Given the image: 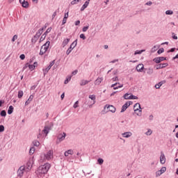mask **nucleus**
<instances>
[{
    "instance_id": "1",
    "label": "nucleus",
    "mask_w": 178,
    "mask_h": 178,
    "mask_svg": "<svg viewBox=\"0 0 178 178\" xmlns=\"http://www.w3.org/2000/svg\"><path fill=\"white\" fill-rule=\"evenodd\" d=\"M51 169V164L49 163H44L39 166L38 170H36V175L38 177L42 178L45 175L48 173V171Z\"/></svg>"
},
{
    "instance_id": "2",
    "label": "nucleus",
    "mask_w": 178,
    "mask_h": 178,
    "mask_svg": "<svg viewBox=\"0 0 178 178\" xmlns=\"http://www.w3.org/2000/svg\"><path fill=\"white\" fill-rule=\"evenodd\" d=\"M51 159H54V150H49L47 154L40 155V162H46V161H51Z\"/></svg>"
},
{
    "instance_id": "3",
    "label": "nucleus",
    "mask_w": 178,
    "mask_h": 178,
    "mask_svg": "<svg viewBox=\"0 0 178 178\" xmlns=\"http://www.w3.org/2000/svg\"><path fill=\"white\" fill-rule=\"evenodd\" d=\"M134 111L136 116L141 117L143 115V108L140 103H136L134 105Z\"/></svg>"
},
{
    "instance_id": "4",
    "label": "nucleus",
    "mask_w": 178,
    "mask_h": 178,
    "mask_svg": "<svg viewBox=\"0 0 178 178\" xmlns=\"http://www.w3.org/2000/svg\"><path fill=\"white\" fill-rule=\"evenodd\" d=\"M49 44H51V42L47 41L45 44L41 47L40 55H44V54L48 51V48H49Z\"/></svg>"
},
{
    "instance_id": "5",
    "label": "nucleus",
    "mask_w": 178,
    "mask_h": 178,
    "mask_svg": "<svg viewBox=\"0 0 178 178\" xmlns=\"http://www.w3.org/2000/svg\"><path fill=\"white\" fill-rule=\"evenodd\" d=\"M24 173H27V170L26 169V165H22L19 168L17 174L18 177H23Z\"/></svg>"
},
{
    "instance_id": "6",
    "label": "nucleus",
    "mask_w": 178,
    "mask_h": 178,
    "mask_svg": "<svg viewBox=\"0 0 178 178\" xmlns=\"http://www.w3.org/2000/svg\"><path fill=\"white\" fill-rule=\"evenodd\" d=\"M66 138V133L63 132L58 134L57 136L56 144H59V143H62Z\"/></svg>"
},
{
    "instance_id": "7",
    "label": "nucleus",
    "mask_w": 178,
    "mask_h": 178,
    "mask_svg": "<svg viewBox=\"0 0 178 178\" xmlns=\"http://www.w3.org/2000/svg\"><path fill=\"white\" fill-rule=\"evenodd\" d=\"M37 66H38V63L37 62H35L33 65L26 63L23 69L24 70L25 69H27V67H29V70L33 71L34 70V69H35V67H37Z\"/></svg>"
},
{
    "instance_id": "8",
    "label": "nucleus",
    "mask_w": 178,
    "mask_h": 178,
    "mask_svg": "<svg viewBox=\"0 0 178 178\" xmlns=\"http://www.w3.org/2000/svg\"><path fill=\"white\" fill-rule=\"evenodd\" d=\"M121 136L123 138H130L133 137V132L131 131H125L121 134Z\"/></svg>"
},
{
    "instance_id": "9",
    "label": "nucleus",
    "mask_w": 178,
    "mask_h": 178,
    "mask_svg": "<svg viewBox=\"0 0 178 178\" xmlns=\"http://www.w3.org/2000/svg\"><path fill=\"white\" fill-rule=\"evenodd\" d=\"M136 70L138 73H143V72H144V64H143V63L138 64L136 67Z\"/></svg>"
},
{
    "instance_id": "10",
    "label": "nucleus",
    "mask_w": 178,
    "mask_h": 178,
    "mask_svg": "<svg viewBox=\"0 0 178 178\" xmlns=\"http://www.w3.org/2000/svg\"><path fill=\"white\" fill-rule=\"evenodd\" d=\"M132 104H133V102H130V101L125 103L122 107L121 113L124 112L126 109H127V108H129V106H130V105H131Z\"/></svg>"
},
{
    "instance_id": "11",
    "label": "nucleus",
    "mask_w": 178,
    "mask_h": 178,
    "mask_svg": "<svg viewBox=\"0 0 178 178\" xmlns=\"http://www.w3.org/2000/svg\"><path fill=\"white\" fill-rule=\"evenodd\" d=\"M160 163L161 165H165L166 163V157L165 156V154L163 152H161V156H160Z\"/></svg>"
},
{
    "instance_id": "12",
    "label": "nucleus",
    "mask_w": 178,
    "mask_h": 178,
    "mask_svg": "<svg viewBox=\"0 0 178 178\" xmlns=\"http://www.w3.org/2000/svg\"><path fill=\"white\" fill-rule=\"evenodd\" d=\"M163 60H166V58L165 57H156L153 59V61L155 62V63H161V62H163Z\"/></svg>"
},
{
    "instance_id": "13",
    "label": "nucleus",
    "mask_w": 178,
    "mask_h": 178,
    "mask_svg": "<svg viewBox=\"0 0 178 178\" xmlns=\"http://www.w3.org/2000/svg\"><path fill=\"white\" fill-rule=\"evenodd\" d=\"M19 3H21L22 8H25V9H27L29 6V1H26V0H19Z\"/></svg>"
},
{
    "instance_id": "14",
    "label": "nucleus",
    "mask_w": 178,
    "mask_h": 178,
    "mask_svg": "<svg viewBox=\"0 0 178 178\" xmlns=\"http://www.w3.org/2000/svg\"><path fill=\"white\" fill-rule=\"evenodd\" d=\"M33 168V163L31 161H29L25 166V169H26V173H29L31 168Z\"/></svg>"
},
{
    "instance_id": "15",
    "label": "nucleus",
    "mask_w": 178,
    "mask_h": 178,
    "mask_svg": "<svg viewBox=\"0 0 178 178\" xmlns=\"http://www.w3.org/2000/svg\"><path fill=\"white\" fill-rule=\"evenodd\" d=\"M104 81V78L103 77H98L95 81V86H99L101 83Z\"/></svg>"
},
{
    "instance_id": "16",
    "label": "nucleus",
    "mask_w": 178,
    "mask_h": 178,
    "mask_svg": "<svg viewBox=\"0 0 178 178\" xmlns=\"http://www.w3.org/2000/svg\"><path fill=\"white\" fill-rule=\"evenodd\" d=\"M107 109H108L109 112H111V113H115V112H116V108L113 105H108Z\"/></svg>"
},
{
    "instance_id": "17",
    "label": "nucleus",
    "mask_w": 178,
    "mask_h": 178,
    "mask_svg": "<svg viewBox=\"0 0 178 178\" xmlns=\"http://www.w3.org/2000/svg\"><path fill=\"white\" fill-rule=\"evenodd\" d=\"M165 83H166V81H160L159 83H156L155 85V88H156V90H159V88H161V87H162V86H163V84H165Z\"/></svg>"
},
{
    "instance_id": "18",
    "label": "nucleus",
    "mask_w": 178,
    "mask_h": 178,
    "mask_svg": "<svg viewBox=\"0 0 178 178\" xmlns=\"http://www.w3.org/2000/svg\"><path fill=\"white\" fill-rule=\"evenodd\" d=\"M51 131V127L49 126H45L44 129L42 130L43 133L46 134V136L48 135V133Z\"/></svg>"
},
{
    "instance_id": "19",
    "label": "nucleus",
    "mask_w": 178,
    "mask_h": 178,
    "mask_svg": "<svg viewBox=\"0 0 178 178\" xmlns=\"http://www.w3.org/2000/svg\"><path fill=\"white\" fill-rule=\"evenodd\" d=\"M34 98V96L33 95H31L29 97V99H27V101L25 102V106H27V105H29V104H31V101H33Z\"/></svg>"
},
{
    "instance_id": "20",
    "label": "nucleus",
    "mask_w": 178,
    "mask_h": 178,
    "mask_svg": "<svg viewBox=\"0 0 178 178\" xmlns=\"http://www.w3.org/2000/svg\"><path fill=\"white\" fill-rule=\"evenodd\" d=\"M45 29H47V27H42L41 29H40L38 30V31L36 33L35 35H37L38 37L40 38V36L41 35V34H42V33H44V30H45Z\"/></svg>"
},
{
    "instance_id": "21",
    "label": "nucleus",
    "mask_w": 178,
    "mask_h": 178,
    "mask_svg": "<svg viewBox=\"0 0 178 178\" xmlns=\"http://www.w3.org/2000/svg\"><path fill=\"white\" fill-rule=\"evenodd\" d=\"M168 63H163V64H159L156 65V70H159V69H163V67H167Z\"/></svg>"
},
{
    "instance_id": "22",
    "label": "nucleus",
    "mask_w": 178,
    "mask_h": 178,
    "mask_svg": "<svg viewBox=\"0 0 178 178\" xmlns=\"http://www.w3.org/2000/svg\"><path fill=\"white\" fill-rule=\"evenodd\" d=\"M74 152L73 149H68L65 152L64 155L65 156H69V155H73Z\"/></svg>"
},
{
    "instance_id": "23",
    "label": "nucleus",
    "mask_w": 178,
    "mask_h": 178,
    "mask_svg": "<svg viewBox=\"0 0 178 178\" xmlns=\"http://www.w3.org/2000/svg\"><path fill=\"white\" fill-rule=\"evenodd\" d=\"M88 98L89 99H91V101H93V104H95L97 102V97L95 96V95H89Z\"/></svg>"
},
{
    "instance_id": "24",
    "label": "nucleus",
    "mask_w": 178,
    "mask_h": 178,
    "mask_svg": "<svg viewBox=\"0 0 178 178\" xmlns=\"http://www.w3.org/2000/svg\"><path fill=\"white\" fill-rule=\"evenodd\" d=\"M88 107L91 109L94 105H95V103H94V101L92 100H89L87 103Z\"/></svg>"
},
{
    "instance_id": "25",
    "label": "nucleus",
    "mask_w": 178,
    "mask_h": 178,
    "mask_svg": "<svg viewBox=\"0 0 178 178\" xmlns=\"http://www.w3.org/2000/svg\"><path fill=\"white\" fill-rule=\"evenodd\" d=\"M70 42V39H69V38L65 39V40L63 41V44H62L63 48H65V47L66 45H67Z\"/></svg>"
},
{
    "instance_id": "26",
    "label": "nucleus",
    "mask_w": 178,
    "mask_h": 178,
    "mask_svg": "<svg viewBox=\"0 0 178 178\" xmlns=\"http://www.w3.org/2000/svg\"><path fill=\"white\" fill-rule=\"evenodd\" d=\"M88 5H90V4L88 3V1H86V2L84 3V4L82 6V7L81 8V11L83 12V10H84V9H86V8H88Z\"/></svg>"
},
{
    "instance_id": "27",
    "label": "nucleus",
    "mask_w": 178,
    "mask_h": 178,
    "mask_svg": "<svg viewBox=\"0 0 178 178\" xmlns=\"http://www.w3.org/2000/svg\"><path fill=\"white\" fill-rule=\"evenodd\" d=\"M152 133H153L152 129L148 128V129H147V131L145 133V134L146 136H152Z\"/></svg>"
},
{
    "instance_id": "28",
    "label": "nucleus",
    "mask_w": 178,
    "mask_h": 178,
    "mask_svg": "<svg viewBox=\"0 0 178 178\" xmlns=\"http://www.w3.org/2000/svg\"><path fill=\"white\" fill-rule=\"evenodd\" d=\"M88 83H90V81L83 79L80 82V86H86V84H88Z\"/></svg>"
},
{
    "instance_id": "29",
    "label": "nucleus",
    "mask_w": 178,
    "mask_h": 178,
    "mask_svg": "<svg viewBox=\"0 0 178 178\" xmlns=\"http://www.w3.org/2000/svg\"><path fill=\"white\" fill-rule=\"evenodd\" d=\"M158 49H159V46H158V45L154 46V47L152 48V49H151L152 54H154V52H156V51H158Z\"/></svg>"
},
{
    "instance_id": "30",
    "label": "nucleus",
    "mask_w": 178,
    "mask_h": 178,
    "mask_svg": "<svg viewBox=\"0 0 178 178\" xmlns=\"http://www.w3.org/2000/svg\"><path fill=\"white\" fill-rule=\"evenodd\" d=\"M72 49H74L77 47V40H75L70 46Z\"/></svg>"
},
{
    "instance_id": "31",
    "label": "nucleus",
    "mask_w": 178,
    "mask_h": 178,
    "mask_svg": "<svg viewBox=\"0 0 178 178\" xmlns=\"http://www.w3.org/2000/svg\"><path fill=\"white\" fill-rule=\"evenodd\" d=\"M70 80H72V75H69L66 77L65 81H64V83L65 84H68L69 83V81H70Z\"/></svg>"
},
{
    "instance_id": "32",
    "label": "nucleus",
    "mask_w": 178,
    "mask_h": 178,
    "mask_svg": "<svg viewBox=\"0 0 178 178\" xmlns=\"http://www.w3.org/2000/svg\"><path fill=\"white\" fill-rule=\"evenodd\" d=\"M38 38H40L38 35H35L34 37L31 39V42L33 44H35L37 41H38Z\"/></svg>"
},
{
    "instance_id": "33",
    "label": "nucleus",
    "mask_w": 178,
    "mask_h": 178,
    "mask_svg": "<svg viewBox=\"0 0 178 178\" xmlns=\"http://www.w3.org/2000/svg\"><path fill=\"white\" fill-rule=\"evenodd\" d=\"M143 52H145V49H142V50H136L134 52V55H141Z\"/></svg>"
},
{
    "instance_id": "34",
    "label": "nucleus",
    "mask_w": 178,
    "mask_h": 178,
    "mask_svg": "<svg viewBox=\"0 0 178 178\" xmlns=\"http://www.w3.org/2000/svg\"><path fill=\"white\" fill-rule=\"evenodd\" d=\"M13 106H10L8 110V115H12V113H13Z\"/></svg>"
},
{
    "instance_id": "35",
    "label": "nucleus",
    "mask_w": 178,
    "mask_h": 178,
    "mask_svg": "<svg viewBox=\"0 0 178 178\" xmlns=\"http://www.w3.org/2000/svg\"><path fill=\"white\" fill-rule=\"evenodd\" d=\"M131 97V94L129 93H125L123 96L124 99H129Z\"/></svg>"
},
{
    "instance_id": "36",
    "label": "nucleus",
    "mask_w": 178,
    "mask_h": 178,
    "mask_svg": "<svg viewBox=\"0 0 178 178\" xmlns=\"http://www.w3.org/2000/svg\"><path fill=\"white\" fill-rule=\"evenodd\" d=\"M49 70H51V68H49V67L44 68L42 70L44 76H45L48 73V72H49Z\"/></svg>"
},
{
    "instance_id": "37",
    "label": "nucleus",
    "mask_w": 178,
    "mask_h": 178,
    "mask_svg": "<svg viewBox=\"0 0 178 178\" xmlns=\"http://www.w3.org/2000/svg\"><path fill=\"white\" fill-rule=\"evenodd\" d=\"M34 152H35V147H31L29 149V154L33 155Z\"/></svg>"
},
{
    "instance_id": "38",
    "label": "nucleus",
    "mask_w": 178,
    "mask_h": 178,
    "mask_svg": "<svg viewBox=\"0 0 178 178\" xmlns=\"http://www.w3.org/2000/svg\"><path fill=\"white\" fill-rule=\"evenodd\" d=\"M23 95H24L23 90H19L18 91V98H19V99L22 98Z\"/></svg>"
},
{
    "instance_id": "39",
    "label": "nucleus",
    "mask_w": 178,
    "mask_h": 178,
    "mask_svg": "<svg viewBox=\"0 0 178 178\" xmlns=\"http://www.w3.org/2000/svg\"><path fill=\"white\" fill-rule=\"evenodd\" d=\"M34 147H40V142L37 140L33 141Z\"/></svg>"
},
{
    "instance_id": "40",
    "label": "nucleus",
    "mask_w": 178,
    "mask_h": 178,
    "mask_svg": "<svg viewBox=\"0 0 178 178\" xmlns=\"http://www.w3.org/2000/svg\"><path fill=\"white\" fill-rule=\"evenodd\" d=\"M152 73H154V69L152 68H148L147 69V74H152Z\"/></svg>"
},
{
    "instance_id": "41",
    "label": "nucleus",
    "mask_w": 178,
    "mask_h": 178,
    "mask_svg": "<svg viewBox=\"0 0 178 178\" xmlns=\"http://www.w3.org/2000/svg\"><path fill=\"white\" fill-rule=\"evenodd\" d=\"M97 163L98 165H102L104 163V160L102 158H99L97 159Z\"/></svg>"
},
{
    "instance_id": "42",
    "label": "nucleus",
    "mask_w": 178,
    "mask_h": 178,
    "mask_svg": "<svg viewBox=\"0 0 178 178\" xmlns=\"http://www.w3.org/2000/svg\"><path fill=\"white\" fill-rule=\"evenodd\" d=\"M73 51V49L72 47H71L70 46V48L67 49V50L66 51V54L67 55H70V53Z\"/></svg>"
},
{
    "instance_id": "43",
    "label": "nucleus",
    "mask_w": 178,
    "mask_h": 178,
    "mask_svg": "<svg viewBox=\"0 0 178 178\" xmlns=\"http://www.w3.org/2000/svg\"><path fill=\"white\" fill-rule=\"evenodd\" d=\"M79 1H81V0H73L71 1V5H77V3H79Z\"/></svg>"
},
{
    "instance_id": "44",
    "label": "nucleus",
    "mask_w": 178,
    "mask_h": 178,
    "mask_svg": "<svg viewBox=\"0 0 178 178\" xmlns=\"http://www.w3.org/2000/svg\"><path fill=\"white\" fill-rule=\"evenodd\" d=\"M17 38H19V36L17 35H15L11 39V42H15V41L17 40Z\"/></svg>"
},
{
    "instance_id": "45",
    "label": "nucleus",
    "mask_w": 178,
    "mask_h": 178,
    "mask_svg": "<svg viewBox=\"0 0 178 178\" xmlns=\"http://www.w3.org/2000/svg\"><path fill=\"white\" fill-rule=\"evenodd\" d=\"M163 52H165V49L163 48H161L158 50L157 54H159V55H161V54H163Z\"/></svg>"
},
{
    "instance_id": "46",
    "label": "nucleus",
    "mask_w": 178,
    "mask_h": 178,
    "mask_svg": "<svg viewBox=\"0 0 178 178\" xmlns=\"http://www.w3.org/2000/svg\"><path fill=\"white\" fill-rule=\"evenodd\" d=\"M159 171L161 172L162 175H163V173L166 172V167H162L161 169L159 170Z\"/></svg>"
},
{
    "instance_id": "47",
    "label": "nucleus",
    "mask_w": 178,
    "mask_h": 178,
    "mask_svg": "<svg viewBox=\"0 0 178 178\" xmlns=\"http://www.w3.org/2000/svg\"><path fill=\"white\" fill-rule=\"evenodd\" d=\"M131 99H138V97L134 95L133 94H131V97H129Z\"/></svg>"
},
{
    "instance_id": "48",
    "label": "nucleus",
    "mask_w": 178,
    "mask_h": 178,
    "mask_svg": "<svg viewBox=\"0 0 178 178\" xmlns=\"http://www.w3.org/2000/svg\"><path fill=\"white\" fill-rule=\"evenodd\" d=\"M89 28H90L89 26H83V29H82V31L83 33H86V31H87V30H88Z\"/></svg>"
},
{
    "instance_id": "49",
    "label": "nucleus",
    "mask_w": 178,
    "mask_h": 178,
    "mask_svg": "<svg viewBox=\"0 0 178 178\" xmlns=\"http://www.w3.org/2000/svg\"><path fill=\"white\" fill-rule=\"evenodd\" d=\"M165 15H173V11L172 10H168L165 11Z\"/></svg>"
},
{
    "instance_id": "50",
    "label": "nucleus",
    "mask_w": 178,
    "mask_h": 178,
    "mask_svg": "<svg viewBox=\"0 0 178 178\" xmlns=\"http://www.w3.org/2000/svg\"><path fill=\"white\" fill-rule=\"evenodd\" d=\"M162 172L160 170H158L156 172V177H159V176H161Z\"/></svg>"
},
{
    "instance_id": "51",
    "label": "nucleus",
    "mask_w": 178,
    "mask_h": 178,
    "mask_svg": "<svg viewBox=\"0 0 178 178\" xmlns=\"http://www.w3.org/2000/svg\"><path fill=\"white\" fill-rule=\"evenodd\" d=\"M123 87V84H119V86H117L114 87V90H119V88H122Z\"/></svg>"
},
{
    "instance_id": "52",
    "label": "nucleus",
    "mask_w": 178,
    "mask_h": 178,
    "mask_svg": "<svg viewBox=\"0 0 178 178\" xmlns=\"http://www.w3.org/2000/svg\"><path fill=\"white\" fill-rule=\"evenodd\" d=\"M0 115L1 116H3L5 118V116H6V111H5V110L1 111Z\"/></svg>"
},
{
    "instance_id": "53",
    "label": "nucleus",
    "mask_w": 178,
    "mask_h": 178,
    "mask_svg": "<svg viewBox=\"0 0 178 178\" xmlns=\"http://www.w3.org/2000/svg\"><path fill=\"white\" fill-rule=\"evenodd\" d=\"M52 30L51 27H49L47 29V31H45L44 34L47 35V34L51 33V31Z\"/></svg>"
},
{
    "instance_id": "54",
    "label": "nucleus",
    "mask_w": 178,
    "mask_h": 178,
    "mask_svg": "<svg viewBox=\"0 0 178 178\" xmlns=\"http://www.w3.org/2000/svg\"><path fill=\"white\" fill-rule=\"evenodd\" d=\"M73 108L76 109V108H79V101H76L73 106Z\"/></svg>"
},
{
    "instance_id": "55",
    "label": "nucleus",
    "mask_w": 178,
    "mask_h": 178,
    "mask_svg": "<svg viewBox=\"0 0 178 178\" xmlns=\"http://www.w3.org/2000/svg\"><path fill=\"white\" fill-rule=\"evenodd\" d=\"M5 131V127L3 125H0V133Z\"/></svg>"
},
{
    "instance_id": "56",
    "label": "nucleus",
    "mask_w": 178,
    "mask_h": 178,
    "mask_svg": "<svg viewBox=\"0 0 178 178\" xmlns=\"http://www.w3.org/2000/svg\"><path fill=\"white\" fill-rule=\"evenodd\" d=\"M19 58L21 60H24V59H26V56L24 54H21Z\"/></svg>"
},
{
    "instance_id": "57",
    "label": "nucleus",
    "mask_w": 178,
    "mask_h": 178,
    "mask_svg": "<svg viewBox=\"0 0 178 178\" xmlns=\"http://www.w3.org/2000/svg\"><path fill=\"white\" fill-rule=\"evenodd\" d=\"M47 37V35L45 33H44L41 38H40V41H44V40H45V38Z\"/></svg>"
},
{
    "instance_id": "58",
    "label": "nucleus",
    "mask_w": 178,
    "mask_h": 178,
    "mask_svg": "<svg viewBox=\"0 0 178 178\" xmlns=\"http://www.w3.org/2000/svg\"><path fill=\"white\" fill-rule=\"evenodd\" d=\"M145 5H146V6H151L152 5V1H149L146 2Z\"/></svg>"
},
{
    "instance_id": "59",
    "label": "nucleus",
    "mask_w": 178,
    "mask_h": 178,
    "mask_svg": "<svg viewBox=\"0 0 178 178\" xmlns=\"http://www.w3.org/2000/svg\"><path fill=\"white\" fill-rule=\"evenodd\" d=\"M54 65H55V61L54 60L50 62V64L48 66V67H49V69H51V67H52Z\"/></svg>"
},
{
    "instance_id": "60",
    "label": "nucleus",
    "mask_w": 178,
    "mask_h": 178,
    "mask_svg": "<svg viewBox=\"0 0 178 178\" xmlns=\"http://www.w3.org/2000/svg\"><path fill=\"white\" fill-rule=\"evenodd\" d=\"M80 38H81L82 40H86V35H84L83 33H81L79 35Z\"/></svg>"
},
{
    "instance_id": "61",
    "label": "nucleus",
    "mask_w": 178,
    "mask_h": 178,
    "mask_svg": "<svg viewBox=\"0 0 178 178\" xmlns=\"http://www.w3.org/2000/svg\"><path fill=\"white\" fill-rule=\"evenodd\" d=\"M172 35L173 40H177V35H176V34H175V33H172Z\"/></svg>"
},
{
    "instance_id": "62",
    "label": "nucleus",
    "mask_w": 178,
    "mask_h": 178,
    "mask_svg": "<svg viewBox=\"0 0 178 178\" xmlns=\"http://www.w3.org/2000/svg\"><path fill=\"white\" fill-rule=\"evenodd\" d=\"M113 81H119V77L115 76L112 79Z\"/></svg>"
},
{
    "instance_id": "63",
    "label": "nucleus",
    "mask_w": 178,
    "mask_h": 178,
    "mask_svg": "<svg viewBox=\"0 0 178 178\" xmlns=\"http://www.w3.org/2000/svg\"><path fill=\"white\" fill-rule=\"evenodd\" d=\"M67 17H69V12L65 13V15H64V19H67Z\"/></svg>"
},
{
    "instance_id": "64",
    "label": "nucleus",
    "mask_w": 178,
    "mask_h": 178,
    "mask_svg": "<svg viewBox=\"0 0 178 178\" xmlns=\"http://www.w3.org/2000/svg\"><path fill=\"white\" fill-rule=\"evenodd\" d=\"M66 22H67V19L63 18L62 24H66Z\"/></svg>"
}]
</instances>
